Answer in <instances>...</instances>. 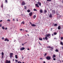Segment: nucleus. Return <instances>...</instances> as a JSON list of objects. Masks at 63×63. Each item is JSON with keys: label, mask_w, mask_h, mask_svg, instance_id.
Instances as JSON below:
<instances>
[{"label": "nucleus", "mask_w": 63, "mask_h": 63, "mask_svg": "<svg viewBox=\"0 0 63 63\" xmlns=\"http://www.w3.org/2000/svg\"><path fill=\"white\" fill-rule=\"evenodd\" d=\"M52 36H53V34H52Z\"/></svg>", "instance_id": "57"}, {"label": "nucleus", "mask_w": 63, "mask_h": 63, "mask_svg": "<svg viewBox=\"0 0 63 63\" xmlns=\"http://www.w3.org/2000/svg\"><path fill=\"white\" fill-rule=\"evenodd\" d=\"M43 39L45 40V38H43Z\"/></svg>", "instance_id": "50"}, {"label": "nucleus", "mask_w": 63, "mask_h": 63, "mask_svg": "<svg viewBox=\"0 0 63 63\" xmlns=\"http://www.w3.org/2000/svg\"><path fill=\"white\" fill-rule=\"evenodd\" d=\"M58 51H59L58 49H56L55 50V51L56 52H58Z\"/></svg>", "instance_id": "30"}, {"label": "nucleus", "mask_w": 63, "mask_h": 63, "mask_svg": "<svg viewBox=\"0 0 63 63\" xmlns=\"http://www.w3.org/2000/svg\"><path fill=\"white\" fill-rule=\"evenodd\" d=\"M2 21H3V20H1L0 21V22H2Z\"/></svg>", "instance_id": "42"}, {"label": "nucleus", "mask_w": 63, "mask_h": 63, "mask_svg": "<svg viewBox=\"0 0 63 63\" xmlns=\"http://www.w3.org/2000/svg\"><path fill=\"white\" fill-rule=\"evenodd\" d=\"M36 15H34L33 17V18H34V19H35V18H36Z\"/></svg>", "instance_id": "17"}, {"label": "nucleus", "mask_w": 63, "mask_h": 63, "mask_svg": "<svg viewBox=\"0 0 63 63\" xmlns=\"http://www.w3.org/2000/svg\"><path fill=\"white\" fill-rule=\"evenodd\" d=\"M15 58L16 59H17L18 58V57H17V55H16L15 56Z\"/></svg>", "instance_id": "14"}, {"label": "nucleus", "mask_w": 63, "mask_h": 63, "mask_svg": "<svg viewBox=\"0 0 63 63\" xmlns=\"http://www.w3.org/2000/svg\"><path fill=\"white\" fill-rule=\"evenodd\" d=\"M22 45L23 46H24V44H22Z\"/></svg>", "instance_id": "59"}, {"label": "nucleus", "mask_w": 63, "mask_h": 63, "mask_svg": "<svg viewBox=\"0 0 63 63\" xmlns=\"http://www.w3.org/2000/svg\"><path fill=\"white\" fill-rule=\"evenodd\" d=\"M52 0H47V1H51Z\"/></svg>", "instance_id": "39"}, {"label": "nucleus", "mask_w": 63, "mask_h": 63, "mask_svg": "<svg viewBox=\"0 0 63 63\" xmlns=\"http://www.w3.org/2000/svg\"><path fill=\"white\" fill-rule=\"evenodd\" d=\"M46 55H47V53H46L44 54V56H45Z\"/></svg>", "instance_id": "37"}, {"label": "nucleus", "mask_w": 63, "mask_h": 63, "mask_svg": "<svg viewBox=\"0 0 63 63\" xmlns=\"http://www.w3.org/2000/svg\"><path fill=\"white\" fill-rule=\"evenodd\" d=\"M53 58L56 57V56H55V55H53Z\"/></svg>", "instance_id": "20"}, {"label": "nucleus", "mask_w": 63, "mask_h": 63, "mask_svg": "<svg viewBox=\"0 0 63 63\" xmlns=\"http://www.w3.org/2000/svg\"><path fill=\"white\" fill-rule=\"evenodd\" d=\"M51 57L49 56H47V57H46V59H47V60H49L51 59Z\"/></svg>", "instance_id": "2"}, {"label": "nucleus", "mask_w": 63, "mask_h": 63, "mask_svg": "<svg viewBox=\"0 0 63 63\" xmlns=\"http://www.w3.org/2000/svg\"><path fill=\"white\" fill-rule=\"evenodd\" d=\"M57 33L56 32H54V35H57Z\"/></svg>", "instance_id": "29"}, {"label": "nucleus", "mask_w": 63, "mask_h": 63, "mask_svg": "<svg viewBox=\"0 0 63 63\" xmlns=\"http://www.w3.org/2000/svg\"><path fill=\"white\" fill-rule=\"evenodd\" d=\"M1 55H2L3 56V55H4V53H3V52H2Z\"/></svg>", "instance_id": "31"}, {"label": "nucleus", "mask_w": 63, "mask_h": 63, "mask_svg": "<svg viewBox=\"0 0 63 63\" xmlns=\"http://www.w3.org/2000/svg\"><path fill=\"white\" fill-rule=\"evenodd\" d=\"M5 30H7V28H5Z\"/></svg>", "instance_id": "49"}, {"label": "nucleus", "mask_w": 63, "mask_h": 63, "mask_svg": "<svg viewBox=\"0 0 63 63\" xmlns=\"http://www.w3.org/2000/svg\"><path fill=\"white\" fill-rule=\"evenodd\" d=\"M39 40H40L41 41H42V38L39 37Z\"/></svg>", "instance_id": "13"}, {"label": "nucleus", "mask_w": 63, "mask_h": 63, "mask_svg": "<svg viewBox=\"0 0 63 63\" xmlns=\"http://www.w3.org/2000/svg\"><path fill=\"white\" fill-rule=\"evenodd\" d=\"M0 27H2V24H0Z\"/></svg>", "instance_id": "41"}, {"label": "nucleus", "mask_w": 63, "mask_h": 63, "mask_svg": "<svg viewBox=\"0 0 63 63\" xmlns=\"http://www.w3.org/2000/svg\"><path fill=\"white\" fill-rule=\"evenodd\" d=\"M21 24H24V22L23 21L21 23Z\"/></svg>", "instance_id": "26"}, {"label": "nucleus", "mask_w": 63, "mask_h": 63, "mask_svg": "<svg viewBox=\"0 0 63 63\" xmlns=\"http://www.w3.org/2000/svg\"><path fill=\"white\" fill-rule=\"evenodd\" d=\"M2 29H5V28L3 26L2 27Z\"/></svg>", "instance_id": "33"}, {"label": "nucleus", "mask_w": 63, "mask_h": 63, "mask_svg": "<svg viewBox=\"0 0 63 63\" xmlns=\"http://www.w3.org/2000/svg\"><path fill=\"white\" fill-rule=\"evenodd\" d=\"M13 53H11L10 54V58H11L13 57Z\"/></svg>", "instance_id": "3"}, {"label": "nucleus", "mask_w": 63, "mask_h": 63, "mask_svg": "<svg viewBox=\"0 0 63 63\" xmlns=\"http://www.w3.org/2000/svg\"><path fill=\"white\" fill-rule=\"evenodd\" d=\"M24 9H25V10L27 9V7H26V6H24Z\"/></svg>", "instance_id": "24"}, {"label": "nucleus", "mask_w": 63, "mask_h": 63, "mask_svg": "<svg viewBox=\"0 0 63 63\" xmlns=\"http://www.w3.org/2000/svg\"><path fill=\"white\" fill-rule=\"evenodd\" d=\"M54 26H57V24H54Z\"/></svg>", "instance_id": "28"}, {"label": "nucleus", "mask_w": 63, "mask_h": 63, "mask_svg": "<svg viewBox=\"0 0 63 63\" xmlns=\"http://www.w3.org/2000/svg\"><path fill=\"white\" fill-rule=\"evenodd\" d=\"M8 40V39L6 38H5V39L4 40V41H6L7 40Z\"/></svg>", "instance_id": "27"}, {"label": "nucleus", "mask_w": 63, "mask_h": 63, "mask_svg": "<svg viewBox=\"0 0 63 63\" xmlns=\"http://www.w3.org/2000/svg\"><path fill=\"white\" fill-rule=\"evenodd\" d=\"M25 5V2L23 1L22 2V5Z\"/></svg>", "instance_id": "8"}, {"label": "nucleus", "mask_w": 63, "mask_h": 63, "mask_svg": "<svg viewBox=\"0 0 63 63\" xmlns=\"http://www.w3.org/2000/svg\"><path fill=\"white\" fill-rule=\"evenodd\" d=\"M31 25L32 26H33L34 27L36 26V25L35 24H31Z\"/></svg>", "instance_id": "9"}, {"label": "nucleus", "mask_w": 63, "mask_h": 63, "mask_svg": "<svg viewBox=\"0 0 63 63\" xmlns=\"http://www.w3.org/2000/svg\"><path fill=\"white\" fill-rule=\"evenodd\" d=\"M40 13H43V10L42 9H40Z\"/></svg>", "instance_id": "11"}, {"label": "nucleus", "mask_w": 63, "mask_h": 63, "mask_svg": "<svg viewBox=\"0 0 63 63\" xmlns=\"http://www.w3.org/2000/svg\"><path fill=\"white\" fill-rule=\"evenodd\" d=\"M33 13L32 12H31L30 13H29V16H32V14Z\"/></svg>", "instance_id": "6"}, {"label": "nucleus", "mask_w": 63, "mask_h": 63, "mask_svg": "<svg viewBox=\"0 0 63 63\" xmlns=\"http://www.w3.org/2000/svg\"><path fill=\"white\" fill-rule=\"evenodd\" d=\"M25 49V48L24 47H22V48H20V50L22 51L24 50Z\"/></svg>", "instance_id": "7"}, {"label": "nucleus", "mask_w": 63, "mask_h": 63, "mask_svg": "<svg viewBox=\"0 0 63 63\" xmlns=\"http://www.w3.org/2000/svg\"><path fill=\"white\" fill-rule=\"evenodd\" d=\"M15 62H17V60H15Z\"/></svg>", "instance_id": "43"}, {"label": "nucleus", "mask_w": 63, "mask_h": 63, "mask_svg": "<svg viewBox=\"0 0 63 63\" xmlns=\"http://www.w3.org/2000/svg\"><path fill=\"white\" fill-rule=\"evenodd\" d=\"M27 50H29V48H28V49H27Z\"/></svg>", "instance_id": "61"}, {"label": "nucleus", "mask_w": 63, "mask_h": 63, "mask_svg": "<svg viewBox=\"0 0 63 63\" xmlns=\"http://www.w3.org/2000/svg\"><path fill=\"white\" fill-rule=\"evenodd\" d=\"M50 48H51L50 49V50L51 51H52L53 49V48L52 47H51Z\"/></svg>", "instance_id": "25"}, {"label": "nucleus", "mask_w": 63, "mask_h": 63, "mask_svg": "<svg viewBox=\"0 0 63 63\" xmlns=\"http://www.w3.org/2000/svg\"><path fill=\"white\" fill-rule=\"evenodd\" d=\"M47 37H45V40H47L48 39H47Z\"/></svg>", "instance_id": "22"}, {"label": "nucleus", "mask_w": 63, "mask_h": 63, "mask_svg": "<svg viewBox=\"0 0 63 63\" xmlns=\"http://www.w3.org/2000/svg\"><path fill=\"white\" fill-rule=\"evenodd\" d=\"M2 40L4 39V37H2Z\"/></svg>", "instance_id": "46"}, {"label": "nucleus", "mask_w": 63, "mask_h": 63, "mask_svg": "<svg viewBox=\"0 0 63 63\" xmlns=\"http://www.w3.org/2000/svg\"><path fill=\"white\" fill-rule=\"evenodd\" d=\"M57 39V38H54V39Z\"/></svg>", "instance_id": "60"}, {"label": "nucleus", "mask_w": 63, "mask_h": 63, "mask_svg": "<svg viewBox=\"0 0 63 63\" xmlns=\"http://www.w3.org/2000/svg\"><path fill=\"white\" fill-rule=\"evenodd\" d=\"M1 7L2 8H3V4L2 3V5H1Z\"/></svg>", "instance_id": "15"}, {"label": "nucleus", "mask_w": 63, "mask_h": 63, "mask_svg": "<svg viewBox=\"0 0 63 63\" xmlns=\"http://www.w3.org/2000/svg\"><path fill=\"white\" fill-rule=\"evenodd\" d=\"M52 16V14H50L49 16V17H50V18H51Z\"/></svg>", "instance_id": "10"}, {"label": "nucleus", "mask_w": 63, "mask_h": 63, "mask_svg": "<svg viewBox=\"0 0 63 63\" xmlns=\"http://www.w3.org/2000/svg\"><path fill=\"white\" fill-rule=\"evenodd\" d=\"M47 48H50L51 47H51L49 46H47Z\"/></svg>", "instance_id": "16"}, {"label": "nucleus", "mask_w": 63, "mask_h": 63, "mask_svg": "<svg viewBox=\"0 0 63 63\" xmlns=\"http://www.w3.org/2000/svg\"><path fill=\"white\" fill-rule=\"evenodd\" d=\"M60 44L62 45H63V43L62 42H60Z\"/></svg>", "instance_id": "23"}, {"label": "nucleus", "mask_w": 63, "mask_h": 63, "mask_svg": "<svg viewBox=\"0 0 63 63\" xmlns=\"http://www.w3.org/2000/svg\"><path fill=\"white\" fill-rule=\"evenodd\" d=\"M11 63V61H8V60H7L5 62V63Z\"/></svg>", "instance_id": "4"}, {"label": "nucleus", "mask_w": 63, "mask_h": 63, "mask_svg": "<svg viewBox=\"0 0 63 63\" xmlns=\"http://www.w3.org/2000/svg\"><path fill=\"white\" fill-rule=\"evenodd\" d=\"M2 58H3V56H2Z\"/></svg>", "instance_id": "54"}, {"label": "nucleus", "mask_w": 63, "mask_h": 63, "mask_svg": "<svg viewBox=\"0 0 63 63\" xmlns=\"http://www.w3.org/2000/svg\"><path fill=\"white\" fill-rule=\"evenodd\" d=\"M13 62L14 61V59H13Z\"/></svg>", "instance_id": "48"}, {"label": "nucleus", "mask_w": 63, "mask_h": 63, "mask_svg": "<svg viewBox=\"0 0 63 63\" xmlns=\"http://www.w3.org/2000/svg\"><path fill=\"white\" fill-rule=\"evenodd\" d=\"M13 21H15V19H13Z\"/></svg>", "instance_id": "45"}, {"label": "nucleus", "mask_w": 63, "mask_h": 63, "mask_svg": "<svg viewBox=\"0 0 63 63\" xmlns=\"http://www.w3.org/2000/svg\"><path fill=\"white\" fill-rule=\"evenodd\" d=\"M27 36H29V34H27Z\"/></svg>", "instance_id": "56"}, {"label": "nucleus", "mask_w": 63, "mask_h": 63, "mask_svg": "<svg viewBox=\"0 0 63 63\" xmlns=\"http://www.w3.org/2000/svg\"><path fill=\"white\" fill-rule=\"evenodd\" d=\"M26 31V32H27V31Z\"/></svg>", "instance_id": "64"}, {"label": "nucleus", "mask_w": 63, "mask_h": 63, "mask_svg": "<svg viewBox=\"0 0 63 63\" xmlns=\"http://www.w3.org/2000/svg\"><path fill=\"white\" fill-rule=\"evenodd\" d=\"M46 13H47V11L46 10H44V13L45 14H46Z\"/></svg>", "instance_id": "19"}, {"label": "nucleus", "mask_w": 63, "mask_h": 63, "mask_svg": "<svg viewBox=\"0 0 63 63\" xmlns=\"http://www.w3.org/2000/svg\"><path fill=\"white\" fill-rule=\"evenodd\" d=\"M46 37H48L51 36V34H48L46 35Z\"/></svg>", "instance_id": "5"}, {"label": "nucleus", "mask_w": 63, "mask_h": 63, "mask_svg": "<svg viewBox=\"0 0 63 63\" xmlns=\"http://www.w3.org/2000/svg\"><path fill=\"white\" fill-rule=\"evenodd\" d=\"M47 43L49 42V41H47Z\"/></svg>", "instance_id": "63"}, {"label": "nucleus", "mask_w": 63, "mask_h": 63, "mask_svg": "<svg viewBox=\"0 0 63 63\" xmlns=\"http://www.w3.org/2000/svg\"><path fill=\"white\" fill-rule=\"evenodd\" d=\"M18 63H22V62H21L20 61H19L17 62Z\"/></svg>", "instance_id": "36"}, {"label": "nucleus", "mask_w": 63, "mask_h": 63, "mask_svg": "<svg viewBox=\"0 0 63 63\" xmlns=\"http://www.w3.org/2000/svg\"><path fill=\"white\" fill-rule=\"evenodd\" d=\"M53 60H54V61H55V60H56V59L54 58H53Z\"/></svg>", "instance_id": "38"}, {"label": "nucleus", "mask_w": 63, "mask_h": 63, "mask_svg": "<svg viewBox=\"0 0 63 63\" xmlns=\"http://www.w3.org/2000/svg\"><path fill=\"white\" fill-rule=\"evenodd\" d=\"M21 16H23V15L22 14H21Z\"/></svg>", "instance_id": "62"}, {"label": "nucleus", "mask_w": 63, "mask_h": 63, "mask_svg": "<svg viewBox=\"0 0 63 63\" xmlns=\"http://www.w3.org/2000/svg\"><path fill=\"white\" fill-rule=\"evenodd\" d=\"M33 11H37V10L35 9H34Z\"/></svg>", "instance_id": "32"}, {"label": "nucleus", "mask_w": 63, "mask_h": 63, "mask_svg": "<svg viewBox=\"0 0 63 63\" xmlns=\"http://www.w3.org/2000/svg\"><path fill=\"white\" fill-rule=\"evenodd\" d=\"M5 1L6 3H8V0H5Z\"/></svg>", "instance_id": "34"}, {"label": "nucleus", "mask_w": 63, "mask_h": 63, "mask_svg": "<svg viewBox=\"0 0 63 63\" xmlns=\"http://www.w3.org/2000/svg\"><path fill=\"white\" fill-rule=\"evenodd\" d=\"M52 13H54V14H55V10H53L52 11Z\"/></svg>", "instance_id": "21"}, {"label": "nucleus", "mask_w": 63, "mask_h": 63, "mask_svg": "<svg viewBox=\"0 0 63 63\" xmlns=\"http://www.w3.org/2000/svg\"><path fill=\"white\" fill-rule=\"evenodd\" d=\"M37 4H35V6L36 7H39V6L38 5H39V6H41V3L40 2H38L37 3Z\"/></svg>", "instance_id": "1"}, {"label": "nucleus", "mask_w": 63, "mask_h": 63, "mask_svg": "<svg viewBox=\"0 0 63 63\" xmlns=\"http://www.w3.org/2000/svg\"><path fill=\"white\" fill-rule=\"evenodd\" d=\"M40 60H41L42 59V58H40Z\"/></svg>", "instance_id": "58"}, {"label": "nucleus", "mask_w": 63, "mask_h": 63, "mask_svg": "<svg viewBox=\"0 0 63 63\" xmlns=\"http://www.w3.org/2000/svg\"><path fill=\"white\" fill-rule=\"evenodd\" d=\"M38 43H39V44L40 45H41V43H40V42H38Z\"/></svg>", "instance_id": "44"}, {"label": "nucleus", "mask_w": 63, "mask_h": 63, "mask_svg": "<svg viewBox=\"0 0 63 63\" xmlns=\"http://www.w3.org/2000/svg\"><path fill=\"white\" fill-rule=\"evenodd\" d=\"M20 31H22V29H20Z\"/></svg>", "instance_id": "47"}, {"label": "nucleus", "mask_w": 63, "mask_h": 63, "mask_svg": "<svg viewBox=\"0 0 63 63\" xmlns=\"http://www.w3.org/2000/svg\"><path fill=\"white\" fill-rule=\"evenodd\" d=\"M58 29L59 30H60L61 29V27L60 26H59L58 27Z\"/></svg>", "instance_id": "12"}, {"label": "nucleus", "mask_w": 63, "mask_h": 63, "mask_svg": "<svg viewBox=\"0 0 63 63\" xmlns=\"http://www.w3.org/2000/svg\"><path fill=\"white\" fill-rule=\"evenodd\" d=\"M30 11H31L30 10H27V12H28V13H30Z\"/></svg>", "instance_id": "18"}, {"label": "nucleus", "mask_w": 63, "mask_h": 63, "mask_svg": "<svg viewBox=\"0 0 63 63\" xmlns=\"http://www.w3.org/2000/svg\"><path fill=\"white\" fill-rule=\"evenodd\" d=\"M7 21H10L11 20H10L8 19L7 20Z\"/></svg>", "instance_id": "40"}, {"label": "nucleus", "mask_w": 63, "mask_h": 63, "mask_svg": "<svg viewBox=\"0 0 63 63\" xmlns=\"http://www.w3.org/2000/svg\"><path fill=\"white\" fill-rule=\"evenodd\" d=\"M43 63H46V62H45V61H44V62H43Z\"/></svg>", "instance_id": "53"}, {"label": "nucleus", "mask_w": 63, "mask_h": 63, "mask_svg": "<svg viewBox=\"0 0 63 63\" xmlns=\"http://www.w3.org/2000/svg\"><path fill=\"white\" fill-rule=\"evenodd\" d=\"M63 37H61V40H63Z\"/></svg>", "instance_id": "35"}, {"label": "nucleus", "mask_w": 63, "mask_h": 63, "mask_svg": "<svg viewBox=\"0 0 63 63\" xmlns=\"http://www.w3.org/2000/svg\"><path fill=\"white\" fill-rule=\"evenodd\" d=\"M30 23L31 24H31H32V23H31V22H30Z\"/></svg>", "instance_id": "55"}, {"label": "nucleus", "mask_w": 63, "mask_h": 63, "mask_svg": "<svg viewBox=\"0 0 63 63\" xmlns=\"http://www.w3.org/2000/svg\"><path fill=\"white\" fill-rule=\"evenodd\" d=\"M6 41H7V42H9V40H7Z\"/></svg>", "instance_id": "51"}, {"label": "nucleus", "mask_w": 63, "mask_h": 63, "mask_svg": "<svg viewBox=\"0 0 63 63\" xmlns=\"http://www.w3.org/2000/svg\"><path fill=\"white\" fill-rule=\"evenodd\" d=\"M16 21H18V19H16Z\"/></svg>", "instance_id": "52"}]
</instances>
